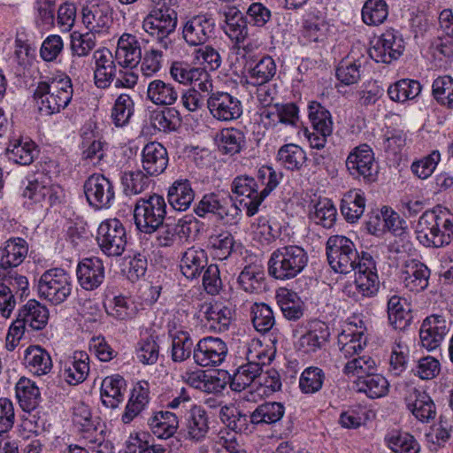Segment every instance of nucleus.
<instances>
[{"label":"nucleus","instance_id":"22","mask_svg":"<svg viewBox=\"0 0 453 453\" xmlns=\"http://www.w3.org/2000/svg\"><path fill=\"white\" fill-rule=\"evenodd\" d=\"M449 325L444 318L439 315H432L424 319L419 337L421 344L427 350L438 348L449 333Z\"/></svg>","mask_w":453,"mask_h":453},{"label":"nucleus","instance_id":"50","mask_svg":"<svg viewBox=\"0 0 453 453\" xmlns=\"http://www.w3.org/2000/svg\"><path fill=\"white\" fill-rule=\"evenodd\" d=\"M262 365L259 363L249 361L238 367L231 380L230 388L234 391L241 392L256 380H259Z\"/></svg>","mask_w":453,"mask_h":453},{"label":"nucleus","instance_id":"52","mask_svg":"<svg viewBox=\"0 0 453 453\" xmlns=\"http://www.w3.org/2000/svg\"><path fill=\"white\" fill-rule=\"evenodd\" d=\"M10 160L21 165H30L35 157V144L32 141L23 142L16 139L11 141L6 149Z\"/></svg>","mask_w":453,"mask_h":453},{"label":"nucleus","instance_id":"26","mask_svg":"<svg viewBox=\"0 0 453 453\" xmlns=\"http://www.w3.org/2000/svg\"><path fill=\"white\" fill-rule=\"evenodd\" d=\"M114 56L120 67L135 68L142 60V49L136 36L123 34L118 40Z\"/></svg>","mask_w":453,"mask_h":453},{"label":"nucleus","instance_id":"17","mask_svg":"<svg viewBox=\"0 0 453 453\" xmlns=\"http://www.w3.org/2000/svg\"><path fill=\"white\" fill-rule=\"evenodd\" d=\"M309 118L315 132L308 136L311 147L323 149L326 142V137L331 135L333 122L330 112L319 104L312 103L309 106Z\"/></svg>","mask_w":453,"mask_h":453},{"label":"nucleus","instance_id":"38","mask_svg":"<svg viewBox=\"0 0 453 453\" xmlns=\"http://www.w3.org/2000/svg\"><path fill=\"white\" fill-rule=\"evenodd\" d=\"M389 383L381 374L375 372L357 379L354 382L356 391L365 394L370 398H380L388 392Z\"/></svg>","mask_w":453,"mask_h":453},{"label":"nucleus","instance_id":"7","mask_svg":"<svg viewBox=\"0 0 453 453\" xmlns=\"http://www.w3.org/2000/svg\"><path fill=\"white\" fill-rule=\"evenodd\" d=\"M326 256L332 269L345 274L354 271L361 260L354 242L343 235L328 238Z\"/></svg>","mask_w":453,"mask_h":453},{"label":"nucleus","instance_id":"13","mask_svg":"<svg viewBox=\"0 0 453 453\" xmlns=\"http://www.w3.org/2000/svg\"><path fill=\"white\" fill-rule=\"evenodd\" d=\"M211 115L219 121L229 122L242 115V104L239 98L223 91L211 93L207 98Z\"/></svg>","mask_w":453,"mask_h":453},{"label":"nucleus","instance_id":"3","mask_svg":"<svg viewBox=\"0 0 453 453\" xmlns=\"http://www.w3.org/2000/svg\"><path fill=\"white\" fill-rule=\"evenodd\" d=\"M73 84L66 75L39 82L34 92L39 111L46 115L58 113L67 107L73 98Z\"/></svg>","mask_w":453,"mask_h":453},{"label":"nucleus","instance_id":"54","mask_svg":"<svg viewBox=\"0 0 453 453\" xmlns=\"http://www.w3.org/2000/svg\"><path fill=\"white\" fill-rule=\"evenodd\" d=\"M421 92V85L418 81L403 79L388 88V94L391 100L403 103L416 98Z\"/></svg>","mask_w":453,"mask_h":453},{"label":"nucleus","instance_id":"61","mask_svg":"<svg viewBox=\"0 0 453 453\" xmlns=\"http://www.w3.org/2000/svg\"><path fill=\"white\" fill-rule=\"evenodd\" d=\"M434 99L441 105L453 109V79L450 76H440L432 85Z\"/></svg>","mask_w":453,"mask_h":453},{"label":"nucleus","instance_id":"15","mask_svg":"<svg viewBox=\"0 0 453 453\" xmlns=\"http://www.w3.org/2000/svg\"><path fill=\"white\" fill-rule=\"evenodd\" d=\"M215 22L207 14H198L188 19L182 28V37L190 46L206 43L214 34Z\"/></svg>","mask_w":453,"mask_h":453},{"label":"nucleus","instance_id":"27","mask_svg":"<svg viewBox=\"0 0 453 453\" xmlns=\"http://www.w3.org/2000/svg\"><path fill=\"white\" fill-rule=\"evenodd\" d=\"M78 281L86 290L97 288L104 280V266L98 257L84 258L76 270Z\"/></svg>","mask_w":453,"mask_h":453},{"label":"nucleus","instance_id":"33","mask_svg":"<svg viewBox=\"0 0 453 453\" xmlns=\"http://www.w3.org/2000/svg\"><path fill=\"white\" fill-rule=\"evenodd\" d=\"M219 418L227 428L236 434H248L252 430L251 413L242 412L234 405H224L219 410Z\"/></svg>","mask_w":453,"mask_h":453},{"label":"nucleus","instance_id":"48","mask_svg":"<svg viewBox=\"0 0 453 453\" xmlns=\"http://www.w3.org/2000/svg\"><path fill=\"white\" fill-rule=\"evenodd\" d=\"M275 297L285 318L296 320L303 316L301 300L296 292L280 288L277 290Z\"/></svg>","mask_w":453,"mask_h":453},{"label":"nucleus","instance_id":"35","mask_svg":"<svg viewBox=\"0 0 453 453\" xmlns=\"http://www.w3.org/2000/svg\"><path fill=\"white\" fill-rule=\"evenodd\" d=\"M148 425L157 438L167 439L177 431L179 421L177 416L171 411H156L148 418Z\"/></svg>","mask_w":453,"mask_h":453},{"label":"nucleus","instance_id":"20","mask_svg":"<svg viewBox=\"0 0 453 453\" xmlns=\"http://www.w3.org/2000/svg\"><path fill=\"white\" fill-rule=\"evenodd\" d=\"M95 61L94 82L98 88H107L117 74L116 58L107 48L96 50L93 53Z\"/></svg>","mask_w":453,"mask_h":453},{"label":"nucleus","instance_id":"49","mask_svg":"<svg viewBox=\"0 0 453 453\" xmlns=\"http://www.w3.org/2000/svg\"><path fill=\"white\" fill-rule=\"evenodd\" d=\"M169 335L172 338V358L174 362H182L188 359L192 351L194 343L189 334L181 329H169Z\"/></svg>","mask_w":453,"mask_h":453},{"label":"nucleus","instance_id":"56","mask_svg":"<svg viewBox=\"0 0 453 453\" xmlns=\"http://www.w3.org/2000/svg\"><path fill=\"white\" fill-rule=\"evenodd\" d=\"M278 161L288 170H299L306 162V153L298 145L288 143L280 147L277 154Z\"/></svg>","mask_w":453,"mask_h":453},{"label":"nucleus","instance_id":"28","mask_svg":"<svg viewBox=\"0 0 453 453\" xmlns=\"http://www.w3.org/2000/svg\"><path fill=\"white\" fill-rule=\"evenodd\" d=\"M223 30L229 39L240 45L249 39L248 20L235 7L229 8L224 12Z\"/></svg>","mask_w":453,"mask_h":453},{"label":"nucleus","instance_id":"8","mask_svg":"<svg viewBox=\"0 0 453 453\" xmlns=\"http://www.w3.org/2000/svg\"><path fill=\"white\" fill-rule=\"evenodd\" d=\"M37 287L41 297L52 304H60L71 295V276L61 268H52L42 274Z\"/></svg>","mask_w":453,"mask_h":453},{"label":"nucleus","instance_id":"55","mask_svg":"<svg viewBox=\"0 0 453 453\" xmlns=\"http://www.w3.org/2000/svg\"><path fill=\"white\" fill-rule=\"evenodd\" d=\"M169 73L172 79L180 84L188 85L194 81L206 76V71L201 67L192 66L186 61H173L171 64Z\"/></svg>","mask_w":453,"mask_h":453},{"label":"nucleus","instance_id":"6","mask_svg":"<svg viewBox=\"0 0 453 453\" xmlns=\"http://www.w3.org/2000/svg\"><path fill=\"white\" fill-rule=\"evenodd\" d=\"M166 215V203L159 195L153 194L140 198L134 206V219L137 229L145 234H153L163 224Z\"/></svg>","mask_w":453,"mask_h":453},{"label":"nucleus","instance_id":"41","mask_svg":"<svg viewBox=\"0 0 453 453\" xmlns=\"http://www.w3.org/2000/svg\"><path fill=\"white\" fill-rule=\"evenodd\" d=\"M234 243V238L230 232L220 231L209 235L206 249L213 258L225 260L232 254Z\"/></svg>","mask_w":453,"mask_h":453},{"label":"nucleus","instance_id":"40","mask_svg":"<svg viewBox=\"0 0 453 453\" xmlns=\"http://www.w3.org/2000/svg\"><path fill=\"white\" fill-rule=\"evenodd\" d=\"M24 361L29 371L38 376L49 373L52 368L50 354L39 345H32L26 349Z\"/></svg>","mask_w":453,"mask_h":453},{"label":"nucleus","instance_id":"64","mask_svg":"<svg viewBox=\"0 0 453 453\" xmlns=\"http://www.w3.org/2000/svg\"><path fill=\"white\" fill-rule=\"evenodd\" d=\"M376 370V362L370 356H359L349 360L343 368L348 376H356L357 379L371 374Z\"/></svg>","mask_w":453,"mask_h":453},{"label":"nucleus","instance_id":"2","mask_svg":"<svg viewBox=\"0 0 453 453\" xmlns=\"http://www.w3.org/2000/svg\"><path fill=\"white\" fill-rule=\"evenodd\" d=\"M415 233L426 247L447 246L453 240V215L441 208L426 211L417 223Z\"/></svg>","mask_w":453,"mask_h":453},{"label":"nucleus","instance_id":"9","mask_svg":"<svg viewBox=\"0 0 453 453\" xmlns=\"http://www.w3.org/2000/svg\"><path fill=\"white\" fill-rule=\"evenodd\" d=\"M22 298L28 295V280L19 272L0 269V314L8 319L16 306L14 295Z\"/></svg>","mask_w":453,"mask_h":453},{"label":"nucleus","instance_id":"34","mask_svg":"<svg viewBox=\"0 0 453 453\" xmlns=\"http://www.w3.org/2000/svg\"><path fill=\"white\" fill-rule=\"evenodd\" d=\"M207 254L204 250L191 247L181 257L180 268L187 279H196L207 266Z\"/></svg>","mask_w":453,"mask_h":453},{"label":"nucleus","instance_id":"46","mask_svg":"<svg viewBox=\"0 0 453 453\" xmlns=\"http://www.w3.org/2000/svg\"><path fill=\"white\" fill-rule=\"evenodd\" d=\"M89 357L86 352L76 351L73 353L70 365L64 370V376L70 385H77L83 382L89 372Z\"/></svg>","mask_w":453,"mask_h":453},{"label":"nucleus","instance_id":"62","mask_svg":"<svg viewBox=\"0 0 453 453\" xmlns=\"http://www.w3.org/2000/svg\"><path fill=\"white\" fill-rule=\"evenodd\" d=\"M134 113V102L127 94L118 96L111 111V119L116 127L126 126Z\"/></svg>","mask_w":453,"mask_h":453},{"label":"nucleus","instance_id":"47","mask_svg":"<svg viewBox=\"0 0 453 453\" xmlns=\"http://www.w3.org/2000/svg\"><path fill=\"white\" fill-rule=\"evenodd\" d=\"M365 198L361 190H349L344 194L341 203V211L349 222H356L363 215Z\"/></svg>","mask_w":453,"mask_h":453},{"label":"nucleus","instance_id":"58","mask_svg":"<svg viewBox=\"0 0 453 453\" xmlns=\"http://www.w3.org/2000/svg\"><path fill=\"white\" fill-rule=\"evenodd\" d=\"M106 4H92L82 8V22L91 32H98L108 22Z\"/></svg>","mask_w":453,"mask_h":453},{"label":"nucleus","instance_id":"45","mask_svg":"<svg viewBox=\"0 0 453 453\" xmlns=\"http://www.w3.org/2000/svg\"><path fill=\"white\" fill-rule=\"evenodd\" d=\"M285 407L279 402H265L259 404L251 412V422L254 426L276 424L283 418Z\"/></svg>","mask_w":453,"mask_h":453},{"label":"nucleus","instance_id":"21","mask_svg":"<svg viewBox=\"0 0 453 453\" xmlns=\"http://www.w3.org/2000/svg\"><path fill=\"white\" fill-rule=\"evenodd\" d=\"M402 42V40L397 38L394 31L388 30L369 50V55L376 62L391 63L402 55L403 50Z\"/></svg>","mask_w":453,"mask_h":453},{"label":"nucleus","instance_id":"5","mask_svg":"<svg viewBox=\"0 0 453 453\" xmlns=\"http://www.w3.org/2000/svg\"><path fill=\"white\" fill-rule=\"evenodd\" d=\"M177 12L168 7L153 8L143 19V31L157 42L162 49L167 50L172 44L170 35L177 27Z\"/></svg>","mask_w":453,"mask_h":453},{"label":"nucleus","instance_id":"16","mask_svg":"<svg viewBox=\"0 0 453 453\" xmlns=\"http://www.w3.org/2000/svg\"><path fill=\"white\" fill-rule=\"evenodd\" d=\"M199 312L203 326L215 333L226 331L234 317L232 308L221 302L204 303Z\"/></svg>","mask_w":453,"mask_h":453},{"label":"nucleus","instance_id":"1","mask_svg":"<svg viewBox=\"0 0 453 453\" xmlns=\"http://www.w3.org/2000/svg\"><path fill=\"white\" fill-rule=\"evenodd\" d=\"M282 173L273 167L264 165L257 172V180L248 175H240L234 179L231 190L237 196L248 199L245 202L247 215L254 216L265 198L279 185Z\"/></svg>","mask_w":453,"mask_h":453},{"label":"nucleus","instance_id":"14","mask_svg":"<svg viewBox=\"0 0 453 453\" xmlns=\"http://www.w3.org/2000/svg\"><path fill=\"white\" fill-rule=\"evenodd\" d=\"M84 193L89 205L96 208H110L115 198L112 182L102 174L89 176L84 183Z\"/></svg>","mask_w":453,"mask_h":453},{"label":"nucleus","instance_id":"53","mask_svg":"<svg viewBox=\"0 0 453 453\" xmlns=\"http://www.w3.org/2000/svg\"><path fill=\"white\" fill-rule=\"evenodd\" d=\"M276 73L274 60L269 57L262 58L256 65L249 70L247 83L252 86H263Z\"/></svg>","mask_w":453,"mask_h":453},{"label":"nucleus","instance_id":"4","mask_svg":"<svg viewBox=\"0 0 453 453\" xmlns=\"http://www.w3.org/2000/svg\"><path fill=\"white\" fill-rule=\"evenodd\" d=\"M308 260V254L303 247L286 245L272 253L268 262V273L277 280H291L303 271Z\"/></svg>","mask_w":453,"mask_h":453},{"label":"nucleus","instance_id":"19","mask_svg":"<svg viewBox=\"0 0 453 453\" xmlns=\"http://www.w3.org/2000/svg\"><path fill=\"white\" fill-rule=\"evenodd\" d=\"M227 347L219 338L205 337L194 349L193 358L203 367L219 365L226 358Z\"/></svg>","mask_w":453,"mask_h":453},{"label":"nucleus","instance_id":"44","mask_svg":"<svg viewBox=\"0 0 453 453\" xmlns=\"http://www.w3.org/2000/svg\"><path fill=\"white\" fill-rule=\"evenodd\" d=\"M189 227L185 222L180 220L178 223L162 224L157 227L155 241L159 247H172L176 242H181L183 237H187Z\"/></svg>","mask_w":453,"mask_h":453},{"label":"nucleus","instance_id":"43","mask_svg":"<svg viewBox=\"0 0 453 453\" xmlns=\"http://www.w3.org/2000/svg\"><path fill=\"white\" fill-rule=\"evenodd\" d=\"M389 323L397 330H404L410 326L412 315L405 299L393 296L388 302Z\"/></svg>","mask_w":453,"mask_h":453},{"label":"nucleus","instance_id":"37","mask_svg":"<svg viewBox=\"0 0 453 453\" xmlns=\"http://www.w3.org/2000/svg\"><path fill=\"white\" fill-rule=\"evenodd\" d=\"M126 390V381L120 375L108 376L101 384V397L103 403L114 409L123 401V391Z\"/></svg>","mask_w":453,"mask_h":453},{"label":"nucleus","instance_id":"39","mask_svg":"<svg viewBox=\"0 0 453 453\" xmlns=\"http://www.w3.org/2000/svg\"><path fill=\"white\" fill-rule=\"evenodd\" d=\"M19 317L22 318L32 330H42L49 319L48 309L39 302L32 299L19 310Z\"/></svg>","mask_w":453,"mask_h":453},{"label":"nucleus","instance_id":"57","mask_svg":"<svg viewBox=\"0 0 453 453\" xmlns=\"http://www.w3.org/2000/svg\"><path fill=\"white\" fill-rule=\"evenodd\" d=\"M388 16L385 0H366L362 8V19L368 26L382 24Z\"/></svg>","mask_w":453,"mask_h":453},{"label":"nucleus","instance_id":"23","mask_svg":"<svg viewBox=\"0 0 453 453\" xmlns=\"http://www.w3.org/2000/svg\"><path fill=\"white\" fill-rule=\"evenodd\" d=\"M62 190L59 186L51 183L47 176H41L32 181L23 190V196L34 201L35 203L46 202L53 205L59 202V196Z\"/></svg>","mask_w":453,"mask_h":453},{"label":"nucleus","instance_id":"60","mask_svg":"<svg viewBox=\"0 0 453 453\" xmlns=\"http://www.w3.org/2000/svg\"><path fill=\"white\" fill-rule=\"evenodd\" d=\"M252 324L260 333L269 332L275 325V318L271 307L265 303H254L251 307Z\"/></svg>","mask_w":453,"mask_h":453},{"label":"nucleus","instance_id":"59","mask_svg":"<svg viewBox=\"0 0 453 453\" xmlns=\"http://www.w3.org/2000/svg\"><path fill=\"white\" fill-rule=\"evenodd\" d=\"M388 448L395 453H418L419 445L408 433L393 431L386 436Z\"/></svg>","mask_w":453,"mask_h":453},{"label":"nucleus","instance_id":"36","mask_svg":"<svg viewBox=\"0 0 453 453\" xmlns=\"http://www.w3.org/2000/svg\"><path fill=\"white\" fill-rule=\"evenodd\" d=\"M403 274V283L410 291L420 292L428 286L430 270L420 262L411 261L408 263Z\"/></svg>","mask_w":453,"mask_h":453},{"label":"nucleus","instance_id":"51","mask_svg":"<svg viewBox=\"0 0 453 453\" xmlns=\"http://www.w3.org/2000/svg\"><path fill=\"white\" fill-rule=\"evenodd\" d=\"M15 389L19 405L25 411L35 410L39 405L40 390L30 380L21 378L16 384Z\"/></svg>","mask_w":453,"mask_h":453},{"label":"nucleus","instance_id":"42","mask_svg":"<svg viewBox=\"0 0 453 453\" xmlns=\"http://www.w3.org/2000/svg\"><path fill=\"white\" fill-rule=\"evenodd\" d=\"M329 335L327 326L321 321H315L309 331L300 337V349L305 353L314 352L327 342Z\"/></svg>","mask_w":453,"mask_h":453},{"label":"nucleus","instance_id":"29","mask_svg":"<svg viewBox=\"0 0 453 453\" xmlns=\"http://www.w3.org/2000/svg\"><path fill=\"white\" fill-rule=\"evenodd\" d=\"M210 430L209 416L201 406H193L186 418V437L193 441L205 439Z\"/></svg>","mask_w":453,"mask_h":453},{"label":"nucleus","instance_id":"25","mask_svg":"<svg viewBox=\"0 0 453 453\" xmlns=\"http://www.w3.org/2000/svg\"><path fill=\"white\" fill-rule=\"evenodd\" d=\"M404 399L408 410L421 422H428L435 418V405L425 391L409 387Z\"/></svg>","mask_w":453,"mask_h":453},{"label":"nucleus","instance_id":"31","mask_svg":"<svg viewBox=\"0 0 453 453\" xmlns=\"http://www.w3.org/2000/svg\"><path fill=\"white\" fill-rule=\"evenodd\" d=\"M28 252L27 242L19 237L11 238L5 242L3 250V258L0 269L4 267L6 271L19 272L18 267L26 258Z\"/></svg>","mask_w":453,"mask_h":453},{"label":"nucleus","instance_id":"10","mask_svg":"<svg viewBox=\"0 0 453 453\" xmlns=\"http://www.w3.org/2000/svg\"><path fill=\"white\" fill-rule=\"evenodd\" d=\"M96 240L104 254L119 257L127 246V231L119 219H108L98 226Z\"/></svg>","mask_w":453,"mask_h":453},{"label":"nucleus","instance_id":"11","mask_svg":"<svg viewBox=\"0 0 453 453\" xmlns=\"http://www.w3.org/2000/svg\"><path fill=\"white\" fill-rule=\"evenodd\" d=\"M346 167L349 174L365 182H373L378 174V165L374 154L367 144L354 148L346 159Z\"/></svg>","mask_w":453,"mask_h":453},{"label":"nucleus","instance_id":"18","mask_svg":"<svg viewBox=\"0 0 453 453\" xmlns=\"http://www.w3.org/2000/svg\"><path fill=\"white\" fill-rule=\"evenodd\" d=\"M355 285L358 292L367 297L375 296L380 288L376 264L372 256L363 253L355 268Z\"/></svg>","mask_w":453,"mask_h":453},{"label":"nucleus","instance_id":"24","mask_svg":"<svg viewBox=\"0 0 453 453\" xmlns=\"http://www.w3.org/2000/svg\"><path fill=\"white\" fill-rule=\"evenodd\" d=\"M169 162L166 149L159 142L147 143L142 150V165L143 171L150 176L162 174Z\"/></svg>","mask_w":453,"mask_h":453},{"label":"nucleus","instance_id":"32","mask_svg":"<svg viewBox=\"0 0 453 453\" xmlns=\"http://www.w3.org/2000/svg\"><path fill=\"white\" fill-rule=\"evenodd\" d=\"M194 198L195 191L187 179L176 180L168 188L167 200L175 211H187Z\"/></svg>","mask_w":453,"mask_h":453},{"label":"nucleus","instance_id":"30","mask_svg":"<svg viewBox=\"0 0 453 453\" xmlns=\"http://www.w3.org/2000/svg\"><path fill=\"white\" fill-rule=\"evenodd\" d=\"M146 97L155 105L170 106L178 100L179 92L172 83L155 79L148 84Z\"/></svg>","mask_w":453,"mask_h":453},{"label":"nucleus","instance_id":"12","mask_svg":"<svg viewBox=\"0 0 453 453\" xmlns=\"http://www.w3.org/2000/svg\"><path fill=\"white\" fill-rule=\"evenodd\" d=\"M195 211L199 217H204L206 213L215 214L226 225L237 224L242 212L231 199H220L214 193L204 195L195 208Z\"/></svg>","mask_w":453,"mask_h":453},{"label":"nucleus","instance_id":"63","mask_svg":"<svg viewBox=\"0 0 453 453\" xmlns=\"http://www.w3.org/2000/svg\"><path fill=\"white\" fill-rule=\"evenodd\" d=\"M149 175L140 170L125 172L121 176V182L127 195H137L149 188Z\"/></svg>","mask_w":453,"mask_h":453}]
</instances>
